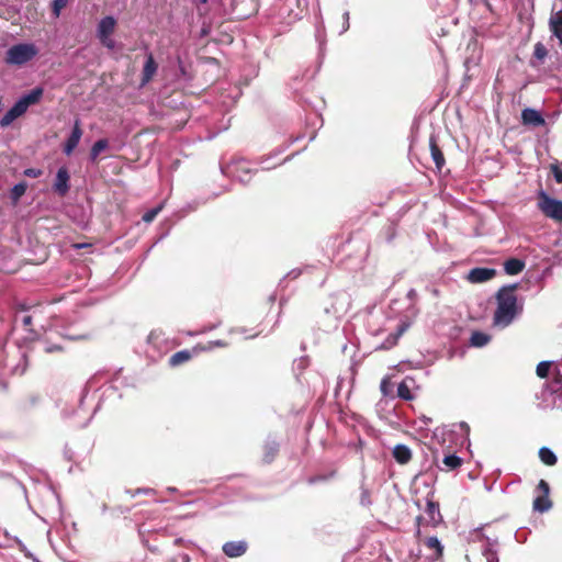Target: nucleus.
Returning a JSON list of instances; mask_svg holds the SVG:
<instances>
[{"label":"nucleus","instance_id":"nucleus-41","mask_svg":"<svg viewBox=\"0 0 562 562\" xmlns=\"http://www.w3.org/2000/svg\"><path fill=\"white\" fill-rule=\"evenodd\" d=\"M78 143H66L64 151L66 155H70L76 148Z\"/></svg>","mask_w":562,"mask_h":562},{"label":"nucleus","instance_id":"nucleus-6","mask_svg":"<svg viewBox=\"0 0 562 562\" xmlns=\"http://www.w3.org/2000/svg\"><path fill=\"white\" fill-rule=\"evenodd\" d=\"M70 176L66 167H60L57 171L53 189L59 196H65L70 189Z\"/></svg>","mask_w":562,"mask_h":562},{"label":"nucleus","instance_id":"nucleus-27","mask_svg":"<svg viewBox=\"0 0 562 562\" xmlns=\"http://www.w3.org/2000/svg\"><path fill=\"white\" fill-rule=\"evenodd\" d=\"M397 396L405 401L413 400V394L411 392L409 386L406 384V382H401L397 386Z\"/></svg>","mask_w":562,"mask_h":562},{"label":"nucleus","instance_id":"nucleus-29","mask_svg":"<svg viewBox=\"0 0 562 562\" xmlns=\"http://www.w3.org/2000/svg\"><path fill=\"white\" fill-rule=\"evenodd\" d=\"M547 55H548L547 47L541 42H538L535 45L533 57L539 60H543L547 57Z\"/></svg>","mask_w":562,"mask_h":562},{"label":"nucleus","instance_id":"nucleus-3","mask_svg":"<svg viewBox=\"0 0 562 562\" xmlns=\"http://www.w3.org/2000/svg\"><path fill=\"white\" fill-rule=\"evenodd\" d=\"M38 54L37 47L32 43H20L11 46L4 56L7 65L22 66Z\"/></svg>","mask_w":562,"mask_h":562},{"label":"nucleus","instance_id":"nucleus-14","mask_svg":"<svg viewBox=\"0 0 562 562\" xmlns=\"http://www.w3.org/2000/svg\"><path fill=\"white\" fill-rule=\"evenodd\" d=\"M116 21L113 16H104L98 25V37L111 36L114 32Z\"/></svg>","mask_w":562,"mask_h":562},{"label":"nucleus","instance_id":"nucleus-35","mask_svg":"<svg viewBox=\"0 0 562 562\" xmlns=\"http://www.w3.org/2000/svg\"><path fill=\"white\" fill-rule=\"evenodd\" d=\"M537 492H539V494L549 495L550 494L549 483L544 480H540L537 485Z\"/></svg>","mask_w":562,"mask_h":562},{"label":"nucleus","instance_id":"nucleus-11","mask_svg":"<svg viewBox=\"0 0 562 562\" xmlns=\"http://www.w3.org/2000/svg\"><path fill=\"white\" fill-rule=\"evenodd\" d=\"M424 546L431 552L429 558L431 560H439L443 554V546L437 537H427L424 540Z\"/></svg>","mask_w":562,"mask_h":562},{"label":"nucleus","instance_id":"nucleus-15","mask_svg":"<svg viewBox=\"0 0 562 562\" xmlns=\"http://www.w3.org/2000/svg\"><path fill=\"white\" fill-rule=\"evenodd\" d=\"M393 458L400 464H407L412 460V451L405 445H396L392 451Z\"/></svg>","mask_w":562,"mask_h":562},{"label":"nucleus","instance_id":"nucleus-22","mask_svg":"<svg viewBox=\"0 0 562 562\" xmlns=\"http://www.w3.org/2000/svg\"><path fill=\"white\" fill-rule=\"evenodd\" d=\"M229 344L226 340L217 339V340H210L206 344H198L193 350L194 351H211L215 348H226Z\"/></svg>","mask_w":562,"mask_h":562},{"label":"nucleus","instance_id":"nucleus-25","mask_svg":"<svg viewBox=\"0 0 562 562\" xmlns=\"http://www.w3.org/2000/svg\"><path fill=\"white\" fill-rule=\"evenodd\" d=\"M26 189V182H19L11 189L10 199L13 204H16L19 202V200L24 195Z\"/></svg>","mask_w":562,"mask_h":562},{"label":"nucleus","instance_id":"nucleus-13","mask_svg":"<svg viewBox=\"0 0 562 562\" xmlns=\"http://www.w3.org/2000/svg\"><path fill=\"white\" fill-rule=\"evenodd\" d=\"M279 453V443L274 440L267 441L262 446V462L265 464H270L274 461Z\"/></svg>","mask_w":562,"mask_h":562},{"label":"nucleus","instance_id":"nucleus-34","mask_svg":"<svg viewBox=\"0 0 562 562\" xmlns=\"http://www.w3.org/2000/svg\"><path fill=\"white\" fill-rule=\"evenodd\" d=\"M81 135H82L81 128L79 126L78 121H76V123L74 125V128L71 131V134H70V136L68 137L67 140H70V142L80 140Z\"/></svg>","mask_w":562,"mask_h":562},{"label":"nucleus","instance_id":"nucleus-1","mask_svg":"<svg viewBox=\"0 0 562 562\" xmlns=\"http://www.w3.org/2000/svg\"><path fill=\"white\" fill-rule=\"evenodd\" d=\"M517 288V284L505 285L496 292L497 306L493 315V324L495 326L507 327L521 313L522 305L518 303Z\"/></svg>","mask_w":562,"mask_h":562},{"label":"nucleus","instance_id":"nucleus-2","mask_svg":"<svg viewBox=\"0 0 562 562\" xmlns=\"http://www.w3.org/2000/svg\"><path fill=\"white\" fill-rule=\"evenodd\" d=\"M44 94V89L36 87L27 94L21 97L15 104L1 117L0 125L9 126L14 120L23 115L29 106L38 103Z\"/></svg>","mask_w":562,"mask_h":562},{"label":"nucleus","instance_id":"nucleus-4","mask_svg":"<svg viewBox=\"0 0 562 562\" xmlns=\"http://www.w3.org/2000/svg\"><path fill=\"white\" fill-rule=\"evenodd\" d=\"M537 206L546 217L558 223L562 222V201L551 198L544 191H540Z\"/></svg>","mask_w":562,"mask_h":562},{"label":"nucleus","instance_id":"nucleus-43","mask_svg":"<svg viewBox=\"0 0 562 562\" xmlns=\"http://www.w3.org/2000/svg\"><path fill=\"white\" fill-rule=\"evenodd\" d=\"M461 427H462L463 429L469 430V426H468V424H465V423H462V424H461Z\"/></svg>","mask_w":562,"mask_h":562},{"label":"nucleus","instance_id":"nucleus-5","mask_svg":"<svg viewBox=\"0 0 562 562\" xmlns=\"http://www.w3.org/2000/svg\"><path fill=\"white\" fill-rule=\"evenodd\" d=\"M231 13L237 20H245L257 12L256 0H229Z\"/></svg>","mask_w":562,"mask_h":562},{"label":"nucleus","instance_id":"nucleus-23","mask_svg":"<svg viewBox=\"0 0 562 562\" xmlns=\"http://www.w3.org/2000/svg\"><path fill=\"white\" fill-rule=\"evenodd\" d=\"M429 149H430V154L434 159V162L436 165V168L438 170H441V168L445 166V162H446L442 150L438 147L437 143H429Z\"/></svg>","mask_w":562,"mask_h":562},{"label":"nucleus","instance_id":"nucleus-28","mask_svg":"<svg viewBox=\"0 0 562 562\" xmlns=\"http://www.w3.org/2000/svg\"><path fill=\"white\" fill-rule=\"evenodd\" d=\"M109 143H94L92 149H91V153H90V157H91V160L92 161H97V158L98 156L103 151V150H108V146Z\"/></svg>","mask_w":562,"mask_h":562},{"label":"nucleus","instance_id":"nucleus-7","mask_svg":"<svg viewBox=\"0 0 562 562\" xmlns=\"http://www.w3.org/2000/svg\"><path fill=\"white\" fill-rule=\"evenodd\" d=\"M496 276V270L493 268L476 267L469 271L468 281L471 283H483Z\"/></svg>","mask_w":562,"mask_h":562},{"label":"nucleus","instance_id":"nucleus-26","mask_svg":"<svg viewBox=\"0 0 562 562\" xmlns=\"http://www.w3.org/2000/svg\"><path fill=\"white\" fill-rule=\"evenodd\" d=\"M470 341L474 347H483L490 341V336L482 331H474Z\"/></svg>","mask_w":562,"mask_h":562},{"label":"nucleus","instance_id":"nucleus-24","mask_svg":"<svg viewBox=\"0 0 562 562\" xmlns=\"http://www.w3.org/2000/svg\"><path fill=\"white\" fill-rule=\"evenodd\" d=\"M539 458L541 462L548 467H553L558 462V458L554 454V452L547 447H542L539 449Z\"/></svg>","mask_w":562,"mask_h":562},{"label":"nucleus","instance_id":"nucleus-42","mask_svg":"<svg viewBox=\"0 0 562 562\" xmlns=\"http://www.w3.org/2000/svg\"><path fill=\"white\" fill-rule=\"evenodd\" d=\"M68 338H69V339H72V340H75V339H86V338H87V336H86V335H82V336H78V337H68Z\"/></svg>","mask_w":562,"mask_h":562},{"label":"nucleus","instance_id":"nucleus-18","mask_svg":"<svg viewBox=\"0 0 562 562\" xmlns=\"http://www.w3.org/2000/svg\"><path fill=\"white\" fill-rule=\"evenodd\" d=\"M525 261L518 258H509L504 262V270L508 276H516L525 269Z\"/></svg>","mask_w":562,"mask_h":562},{"label":"nucleus","instance_id":"nucleus-19","mask_svg":"<svg viewBox=\"0 0 562 562\" xmlns=\"http://www.w3.org/2000/svg\"><path fill=\"white\" fill-rule=\"evenodd\" d=\"M463 463V460L456 454H447L442 459L443 467H439L442 471H453L459 469Z\"/></svg>","mask_w":562,"mask_h":562},{"label":"nucleus","instance_id":"nucleus-44","mask_svg":"<svg viewBox=\"0 0 562 562\" xmlns=\"http://www.w3.org/2000/svg\"><path fill=\"white\" fill-rule=\"evenodd\" d=\"M196 1H198L199 3H203V4L207 2V0H196Z\"/></svg>","mask_w":562,"mask_h":562},{"label":"nucleus","instance_id":"nucleus-9","mask_svg":"<svg viewBox=\"0 0 562 562\" xmlns=\"http://www.w3.org/2000/svg\"><path fill=\"white\" fill-rule=\"evenodd\" d=\"M524 125L538 127L544 125L546 121L541 113L535 109L527 108L521 112Z\"/></svg>","mask_w":562,"mask_h":562},{"label":"nucleus","instance_id":"nucleus-20","mask_svg":"<svg viewBox=\"0 0 562 562\" xmlns=\"http://www.w3.org/2000/svg\"><path fill=\"white\" fill-rule=\"evenodd\" d=\"M533 510L539 513L548 512L552 507V501L549 495L539 494L532 504Z\"/></svg>","mask_w":562,"mask_h":562},{"label":"nucleus","instance_id":"nucleus-36","mask_svg":"<svg viewBox=\"0 0 562 562\" xmlns=\"http://www.w3.org/2000/svg\"><path fill=\"white\" fill-rule=\"evenodd\" d=\"M551 172L558 183H562V169L558 165H551Z\"/></svg>","mask_w":562,"mask_h":562},{"label":"nucleus","instance_id":"nucleus-37","mask_svg":"<svg viewBox=\"0 0 562 562\" xmlns=\"http://www.w3.org/2000/svg\"><path fill=\"white\" fill-rule=\"evenodd\" d=\"M43 175V171L41 169L36 168H27L24 170V176L29 178H38Z\"/></svg>","mask_w":562,"mask_h":562},{"label":"nucleus","instance_id":"nucleus-40","mask_svg":"<svg viewBox=\"0 0 562 562\" xmlns=\"http://www.w3.org/2000/svg\"><path fill=\"white\" fill-rule=\"evenodd\" d=\"M101 42V44L103 46H105L106 48H114V41L110 37V36H106V37H98Z\"/></svg>","mask_w":562,"mask_h":562},{"label":"nucleus","instance_id":"nucleus-39","mask_svg":"<svg viewBox=\"0 0 562 562\" xmlns=\"http://www.w3.org/2000/svg\"><path fill=\"white\" fill-rule=\"evenodd\" d=\"M61 351H64V347H63V346H60V345H57V344L48 345V346L45 348V352H46V353L61 352Z\"/></svg>","mask_w":562,"mask_h":562},{"label":"nucleus","instance_id":"nucleus-12","mask_svg":"<svg viewBox=\"0 0 562 562\" xmlns=\"http://www.w3.org/2000/svg\"><path fill=\"white\" fill-rule=\"evenodd\" d=\"M408 324L402 323L398 325L395 333H391L381 344L380 349L389 350L397 345L400 337L407 330Z\"/></svg>","mask_w":562,"mask_h":562},{"label":"nucleus","instance_id":"nucleus-31","mask_svg":"<svg viewBox=\"0 0 562 562\" xmlns=\"http://www.w3.org/2000/svg\"><path fill=\"white\" fill-rule=\"evenodd\" d=\"M380 390L383 396H390L392 394V383L389 376L382 379Z\"/></svg>","mask_w":562,"mask_h":562},{"label":"nucleus","instance_id":"nucleus-45","mask_svg":"<svg viewBox=\"0 0 562 562\" xmlns=\"http://www.w3.org/2000/svg\"><path fill=\"white\" fill-rule=\"evenodd\" d=\"M416 536H417L418 538L420 537V529H419V528L417 529Z\"/></svg>","mask_w":562,"mask_h":562},{"label":"nucleus","instance_id":"nucleus-17","mask_svg":"<svg viewBox=\"0 0 562 562\" xmlns=\"http://www.w3.org/2000/svg\"><path fill=\"white\" fill-rule=\"evenodd\" d=\"M157 68H158V66L154 59L153 54H148L147 58H146V63L143 68L142 82L143 83L149 82L153 79L154 75L156 74Z\"/></svg>","mask_w":562,"mask_h":562},{"label":"nucleus","instance_id":"nucleus-38","mask_svg":"<svg viewBox=\"0 0 562 562\" xmlns=\"http://www.w3.org/2000/svg\"><path fill=\"white\" fill-rule=\"evenodd\" d=\"M22 325L25 330L32 331L33 318L31 315H25L22 317Z\"/></svg>","mask_w":562,"mask_h":562},{"label":"nucleus","instance_id":"nucleus-33","mask_svg":"<svg viewBox=\"0 0 562 562\" xmlns=\"http://www.w3.org/2000/svg\"><path fill=\"white\" fill-rule=\"evenodd\" d=\"M68 0H54L53 1V13L55 18L60 15L61 10L67 5Z\"/></svg>","mask_w":562,"mask_h":562},{"label":"nucleus","instance_id":"nucleus-16","mask_svg":"<svg viewBox=\"0 0 562 562\" xmlns=\"http://www.w3.org/2000/svg\"><path fill=\"white\" fill-rule=\"evenodd\" d=\"M198 352L199 351H194V350L190 351L188 349L177 351L169 358V366L172 368L181 366V364L190 361L192 359L193 355L198 353Z\"/></svg>","mask_w":562,"mask_h":562},{"label":"nucleus","instance_id":"nucleus-10","mask_svg":"<svg viewBox=\"0 0 562 562\" xmlns=\"http://www.w3.org/2000/svg\"><path fill=\"white\" fill-rule=\"evenodd\" d=\"M549 29L553 36L559 41V45L562 46V1L561 8L558 11L551 13L549 20Z\"/></svg>","mask_w":562,"mask_h":562},{"label":"nucleus","instance_id":"nucleus-46","mask_svg":"<svg viewBox=\"0 0 562 562\" xmlns=\"http://www.w3.org/2000/svg\"><path fill=\"white\" fill-rule=\"evenodd\" d=\"M420 520H422V517H420V516H419V517H417V522H418V524L420 522Z\"/></svg>","mask_w":562,"mask_h":562},{"label":"nucleus","instance_id":"nucleus-30","mask_svg":"<svg viewBox=\"0 0 562 562\" xmlns=\"http://www.w3.org/2000/svg\"><path fill=\"white\" fill-rule=\"evenodd\" d=\"M550 368H551V362L549 361H542L540 362L538 366H537V369H536V372H537V375L541 379H544L548 376L549 374V371H550Z\"/></svg>","mask_w":562,"mask_h":562},{"label":"nucleus","instance_id":"nucleus-32","mask_svg":"<svg viewBox=\"0 0 562 562\" xmlns=\"http://www.w3.org/2000/svg\"><path fill=\"white\" fill-rule=\"evenodd\" d=\"M160 211H161V206L154 207V209L145 212L142 216V220L146 223H150L156 218V216L158 215V213Z\"/></svg>","mask_w":562,"mask_h":562},{"label":"nucleus","instance_id":"nucleus-8","mask_svg":"<svg viewBox=\"0 0 562 562\" xmlns=\"http://www.w3.org/2000/svg\"><path fill=\"white\" fill-rule=\"evenodd\" d=\"M222 550L228 558H239L248 550V543L245 540L227 541L223 544Z\"/></svg>","mask_w":562,"mask_h":562},{"label":"nucleus","instance_id":"nucleus-21","mask_svg":"<svg viewBox=\"0 0 562 562\" xmlns=\"http://www.w3.org/2000/svg\"><path fill=\"white\" fill-rule=\"evenodd\" d=\"M426 513L429 516L430 521L434 526H437L442 520V517H441V514L439 510V504L437 502L428 501L427 507H426Z\"/></svg>","mask_w":562,"mask_h":562}]
</instances>
